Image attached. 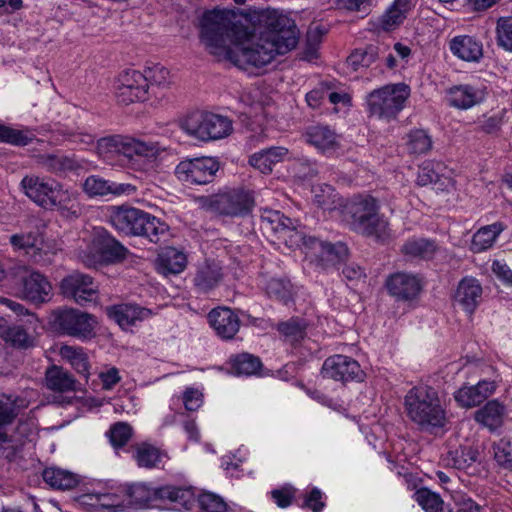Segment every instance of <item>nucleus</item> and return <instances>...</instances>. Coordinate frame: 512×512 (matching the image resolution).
<instances>
[{"label": "nucleus", "mask_w": 512, "mask_h": 512, "mask_svg": "<svg viewBox=\"0 0 512 512\" xmlns=\"http://www.w3.org/2000/svg\"><path fill=\"white\" fill-rule=\"evenodd\" d=\"M293 19L275 9L214 10L203 15L201 41L210 54L247 69L263 67L296 47Z\"/></svg>", "instance_id": "obj_1"}, {"label": "nucleus", "mask_w": 512, "mask_h": 512, "mask_svg": "<svg viewBox=\"0 0 512 512\" xmlns=\"http://www.w3.org/2000/svg\"><path fill=\"white\" fill-rule=\"evenodd\" d=\"M404 406L407 417L421 431L432 433L447 423L446 410L433 387L421 385L411 388L405 395Z\"/></svg>", "instance_id": "obj_2"}, {"label": "nucleus", "mask_w": 512, "mask_h": 512, "mask_svg": "<svg viewBox=\"0 0 512 512\" xmlns=\"http://www.w3.org/2000/svg\"><path fill=\"white\" fill-rule=\"evenodd\" d=\"M350 226L355 232L372 238L378 243H387L392 239V230L388 220L379 214V204L371 196H357L347 206Z\"/></svg>", "instance_id": "obj_3"}, {"label": "nucleus", "mask_w": 512, "mask_h": 512, "mask_svg": "<svg viewBox=\"0 0 512 512\" xmlns=\"http://www.w3.org/2000/svg\"><path fill=\"white\" fill-rule=\"evenodd\" d=\"M109 221L121 234L141 236L158 243L168 233V226L155 216L135 207H112Z\"/></svg>", "instance_id": "obj_4"}, {"label": "nucleus", "mask_w": 512, "mask_h": 512, "mask_svg": "<svg viewBox=\"0 0 512 512\" xmlns=\"http://www.w3.org/2000/svg\"><path fill=\"white\" fill-rule=\"evenodd\" d=\"M410 91L405 83L389 84L373 90L366 96L369 114L387 121L395 119L405 107Z\"/></svg>", "instance_id": "obj_5"}, {"label": "nucleus", "mask_w": 512, "mask_h": 512, "mask_svg": "<svg viewBox=\"0 0 512 512\" xmlns=\"http://www.w3.org/2000/svg\"><path fill=\"white\" fill-rule=\"evenodd\" d=\"M181 128L191 137L203 141H215L229 136L232 121L223 115L208 111H194L181 123Z\"/></svg>", "instance_id": "obj_6"}, {"label": "nucleus", "mask_w": 512, "mask_h": 512, "mask_svg": "<svg viewBox=\"0 0 512 512\" xmlns=\"http://www.w3.org/2000/svg\"><path fill=\"white\" fill-rule=\"evenodd\" d=\"M254 205V193L246 188L226 190L203 199V207L229 217L245 216L252 211Z\"/></svg>", "instance_id": "obj_7"}, {"label": "nucleus", "mask_w": 512, "mask_h": 512, "mask_svg": "<svg viewBox=\"0 0 512 512\" xmlns=\"http://www.w3.org/2000/svg\"><path fill=\"white\" fill-rule=\"evenodd\" d=\"M35 231L22 232L10 236V244L14 250H21L30 259L41 265L50 264L56 254V248L44 240L43 230L45 223L41 220H31Z\"/></svg>", "instance_id": "obj_8"}, {"label": "nucleus", "mask_w": 512, "mask_h": 512, "mask_svg": "<svg viewBox=\"0 0 512 512\" xmlns=\"http://www.w3.org/2000/svg\"><path fill=\"white\" fill-rule=\"evenodd\" d=\"M21 187L27 197L45 209L62 206L69 198L62 185L53 179L25 176L21 180Z\"/></svg>", "instance_id": "obj_9"}, {"label": "nucleus", "mask_w": 512, "mask_h": 512, "mask_svg": "<svg viewBox=\"0 0 512 512\" xmlns=\"http://www.w3.org/2000/svg\"><path fill=\"white\" fill-rule=\"evenodd\" d=\"M51 323L59 332L81 340L95 335V317L74 308L57 309L52 313Z\"/></svg>", "instance_id": "obj_10"}, {"label": "nucleus", "mask_w": 512, "mask_h": 512, "mask_svg": "<svg viewBox=\"0 0 512 512\" xmlns=\"http://www.w3.org/2000/svg\"><path fill=\"white\" fill-rule=\"evenodd\" d=\"M129 250L105 230L96 232L89 252L81 255L87 267H95L98 263H117L123 261Z\"/></svg>", "instance_id": "obj_11"}, {"label": "nucleus", "mask_w": 512, "mask_h": 512, "mask_svg": "<svg viewBox=\"0 0 512 512\" xmlns=\"http://www.w3.org/2000/svg\"><path fill=\"white\" fill-rule=\"evenodd\" d=\"M219 162L212 157L185 159L175 168L178 180L190 185H205L214 180Z\"/></svg>", "instance_id": "obj_12"}, {"label": "nucleus", "mask_w": 512, "mask_h": 512, "mask_svg": "<svg viewBox=\"0 0 512 512\" xmlns=\"http://www.w3.org/2000/svg\"><path fill=\"white\" fill-rule=\"evenodd\" d=\"M295 236L297 238L294 241L296 245L302 244L308 256L318 259L324 264L334 265L345 260L348 255L347 246L341 242L331 244L302 233H296Z\"/></svg>", "instance_id": "obj_13"}, {"label": "nucleus", "mask_w": 512, "mask_h": 512, "mask_svg": "<svg viewBox=\"0 0 512 512\" xmlns=\"http://www.w3.org/2000/svg\"><path fill=\"white\" fill-rule=\"evenodd\" d=\"M115 93L119 102L124 104L148 99L149 85L142 72L126 70L115 81Z\"/></svg>", "instance_id": "obj_14"}, {"label": "nucleus", "mask_w": 512, "mask_h": 512, "mask_svg": "<svg viewBox=\"0 0 512 512\" xmlns=\"http://www.w3.org/2000/svg\"><path fill=\"white\" fill-rule=\"evenodd\" d=\"M60 289L64 297L74 300L81 306L96 301L98 297V285L93 278L79 272L62 279Z\"/></svg>", "instance_id": "obj_15"}, {"label": "nucleus", "mask_w": 512, "mask_h": 512, "mask_svg": "<svg viewBox=\"0 0 512 512\" xmlns=\"http://www.w3.org/2000/svg\"><path fill=\"white\" fill-rule=\"evenodd\" d=\"M153 496L160 500L186 503L191 496V492L189 489L174 486H164L152 491L144 484H135L129 488L130 503L135 506L147 505Z\"/></svg>", "instance_id": "obj_16"}, {"label": "nucleus", "mask_w": 512, "mask_h": 512, "mask_svg": "<svg viewBox=\"0 0 512 512\" xmlns=\"http://www.w3.org/2000/svg\"><path fill=\"white\" fill-rule=\"evenodd\" d=\"M321 374L324 378L341 382L360 381L363 377L359 363L345 355L327 358L323 363Z\"/></svg>", "instance_id": "obj_17"}, {"label": "nucleus", "mask_w": 512, "mask_h": 512, "mask_svg": "<svg viewBox=\"0 0 512 512\" xmlns=\"http://www.w3.org/2000/svg\"><path fill=\"white\" fill-rule=\"evenodd\" d=\"M385 286L396 301L409 302L418 297L422 290L421 279L412 273L396 272L387 279Z\"/></svg>", "instance_id": "obj_18"}, {"label": "nucleus", "mask_w": 512, "mask_h": 512, "mask_svg": "<svg viewBox=\"0 0 512 512\" xmlns=\"http://www.w3.org/2000/svg\"><path fill=\"white\" fill-rule=\"evenodd\" d=\"M21 282V295L24 299L36 304L50 300L52 286L41 273L29 271L26 267H23Z\"/></svg>", "instance_id": "obj_19"}, {"label": "nucleus", "mask_w": 512, "mask_h": 512, "mask_svg": "<svg viewBox=\"0 0 512 512\" xmlns=\"http://www.w3.org/2000/svg\"><path fill=\"white\" fill-rule=\"evenodd\" d=\"M482 293V286L476 278L465 277L457 285L454 303L472 315L482 301Z\"/></svg>", "instance_id": "obj_20"}, {"label": "nucleus", "mask_w": 512, "mask_h": 512, "mask_svg": "<svg viewBox=\"0 0 512 512\" xmlns=\"http://www.w3.org/2000/svg\"><path fill=\"white\" fill-rule=\"evenodd\" d=\"M305 141L318 152L330 156L340 148L339 136L328 126L314 125L306 129Z\"/></svg>", "instance_id": "obj_21"}, {"label": "nucleus", "mask_w": 512, "mask_h": 512, "mask_svg": "<svg viewBox=\"0 0 512 512\" xmlns=\"http://www.w3.org/2000/svg\"><path fill=\"white\" fill-rule=\"evenodd\" d=\"M485 99V91L482 88L475 87L469 84H461L451 87L447 91L446 101L449 106L467 110L470 109Z\"/></svg>", "instance_id": "obj_22"}, {"label": "nucleus", "mask_w": 512, "mask_h": 512, "mask_svg": "<svg viewBox=\"0 0 512 512\" xmlns=\"http://www.w3.org/2000/svg\"><path fill=\"white\" fill-rule=\"evenodd\" d=\"M208 320L216 334L225 340L232 339L240 328V320L230 308L219 307L211 310Z\"/></svg>", "instance_id": "obj_23"}, {"label": "nucleus", "mask_w": 512, "mask_h": 512, "mask_svg": "<svg viewBox=\"0 0 512 512\" xmlns=\"http://www.w3.org/2000/svg\"><path fill=\"white\" fill-rule=\"evenodd\" d=\"M83 189L89 196L132 195L137 190L136 186L130 183L109 181L95 175L89 176L85 180Z\"/></svg>", "instance_id": "obj_24"}, {"label": "nucleus", "mask_w": 512, "mask_h": 512, "mask_svg": "<svg viewBox=\"0 0 512 512\" xmlns=\"http://www.w3.org/2000/svg\"><path fill=\"white\" fill-rule=\"evenodd\" d=\"M496 390L494 381L482 380L474 386H465L454 394L456 402L465 408H471L481 404L490 397Z\"/></svg>", "instance_id": "obj_25"}, {"label": "nucleus", "mask_w": 512, "mask_h": 512, "mask_svg": "<svg viewBox=\"0 0 512 512\" xmlns=\"http://www.w3.org/2000/svg\"><path fill=\"white\" fill-rule=\"evenodd\" d=\"M108 316L113 319L122 329H128L131 326L148 319L151 310L135 304H119L107 308Z\"/></svg>", "instance_id": "obj_26"}, {"label": "nucleus", "mask_w": 512, "mask_h": 512, "mask_svg": "<svg viewBox=\"0 0 512 512\" xmlns=\"http://www.w3.org/2000/svg\"><path fill=\"white\" fill-rule=\"evenodd\" d=\"M288 149L282 146H272L262 149L249 158V164L263 174L272 172L273 166L284 161L288 156Z\"/></svg>", "instance_id": "obj_27"}, {"label": "nucleus", "mask_w": 512, "mask_h": 512, "mask_svg": "<svg viewBox=\"0 0 512 512\" xmlns=\"http://www.w3.org/2000/svg\"><path fill=\"white\" fill-rule=\"evenodd\" d=\"M36 163L42 169L56 175L74 171L79 167L74 157L63 153L40 154L36 157Z\"/></svg>", "instance_id": "obj_28"}, {"label": "nucleus", "mask_w": 512, "mask_h": 512, "mask_svg": "<svg viewBox=\"0 0 512 512\" xmlns=\"http://www.w3.org/2000/svg\"><path fill=\"white\" fill-rule=\"evenodd\" d=\"M158 148L154 143L143 142L135 138L123 136L121 157L134 165V162L142 158H154Z\"/></svg>", "instance_id": "obj_29"}, {"label": "nucleus", "mask_w": 512, "mask_h": 512, "mask_svg": "<svg viewBox=\"0 0 512 512\" xmlns=\"http://www.w3.org/2000/svg\"><path fill=\"white\" fill-rule=\"evenodd\" d=\"M449 46L453 55L464 61L477 62L483 55L482 43L471 36H456Z\"/></svg>", "instance_id": "obj_30"}, {"label": "nucleus", "mask_w": 512, "mask_h": 512, "mask_svg": "<svg viewBox=\"0 0 512 512\" xmlns=\"http://www.w3.org/2000/svg\"><path fill=\"white\" fill-rule=\"evenodd\" d=\"M60 357L85 379L90 375L91 364L89 356L83 347L63 345L59 349Z\"/></svg>", "instance_id": "obj_31"}, {"label": "nucleus", "mask_w": 512, "mask_h": 512, "mask_svg": "<svg viewBox=\"0 0 512 512\" xmlns=\"http://www.w3.org/2000/svg\"><path fill=\"white\" fill-rule=\"evenodd\" d=\"M415 6V0H394L380 19L381 27L391 31L399 26Z\"/></svg>", "instance_id": "obj_32"}, {"label": "nucleus", "mask_w": 512, "mask_h": 512, "mask_svg": "<svg viewBox=\"0 0 512 512\" xmlns=\"http://www.w3.org/2000/svg\"><path fill=\"white\" fill-rule=\"evenodd\" d=\"M46 386L55 392H70L76 390L75 378L62 367L52 366L45 373Z\"/></svg>", "instance_id": "obj_33"}, {"label": "nucleus", "mask_w": 512, "mask_h": 512, "mask_svg": "<svg viewBox=\"0 0 512 512\" xmlns=\"http://www.w3.org/2000/svg\"><path fill=\"white\" fill-rule=\"evenodd\" d=\"M438 249L437 243L434 240L426 238H411L408 239L402 246V253L412 259L429 260L433 258Z\"/></svg>", "instance_id": "obj_34"}, {"label": "nucleus", "mask_w": 512, "mask_h": 512, "mask_svg": "<svg viewBox=\"0 0 512 512\" xmlns=\"http://www.w3.org/2000/svg\"><path fill=\"white\" fill-rule=\"evenodd\" d=\"M186 264V255L174 247L165 248L158 257L159 270L164 274H179Z\"/></svg>", "instance_id": "obj_35"}, {"label": "nucleus", "mask_w": 512, "mask_h": 512, "mask_svg": "<svg viewBox=\"0 0 512 512\" xmlns=\"http://www.w3.org/2000/svg\"><path fill=\"white\" fill-rule=\"evenodd\" d=\"M504 415L505 407L499 401L491 400L476 411L475 420L493 430L502 424Z\"/></svg>", "instance_id": "obj_36"}, {"label": "nucleus", "mask_w": 512, "mask_h": 512, "mask_svg": "<svg viewBox=\"0 0 512 512\" xmlns=\"http://www.w3.org/2000/svg\"><path fill=\"white\" fill-rule=\"evenodd\" d=\"M44 481L52 488L70 490L79 483L78 476L68 470L50 467L43 471Z\"/></svg>", "instance_id": "obj_37"}, {"label": "nucleus", "mask_w": 512, "mask_h": 512, "mask_svg": "<svg viewBox=\"0 0 512 512\" xmlns=\"http://www.w3.org/2000/svg\"><path fill=\"white\" fill-rule=\"evenodd\" d=\"M502 231L501 223H493L480 228L472 237L471 250L479 253L490 248Z\"/></svg>", "instance_id": "obj_38"}, {"label": "nucleus", "mask_w": 512, "mask_h": 512, "mask_svg": "<svg viewBox=\"0 0 512 512\" xmlns=\"http://www.w3.org/2000/svg\"><path fill=\"white\" fill-rule=\"evenodd\" d=\"M222 274L220 268L215 264L201 266L194 277V285L200 292H208L217 286Z\"/></svg>", "instance_id": "obj_39"}, {"label": "nucleus", "mask_w": 512, "mask_h": 512, "mask_svg": "<svg viewBox=\"0 0 512 512\" xmlns=\"http://www.w3.org/2000/svg\"><path fill=\"white\" fill-rule=\"evenodd\" d=\"M26 407L24 399L0 392V428L16 418L20 408Z\"/></svg>", "instance_id": "obj_40"}, {"label": "nucleus", "mask_w": 512, "mask_h": 512, "mask_svg": "<svg viewBox=\"0 0 512 512\" xmlns=\"http://www.w3.org/2000/svg\"><path fill=\"white\" fill-rule=\"evenodd\" d=\"M432 145V139L424 129H414L406 135V148L412 155L427 154Z\"/></svg>", "instance_id": "obj_41"}, {"label": "nucleus", "mask_w": 512, "mask_h": 512, "mask_svg": "<svg viewBox=\"0 0 512 512\" xmlns=\"http://www.w3.org/2000/svg\"><path fill=\"white\" fill-rule=\"evenodd\" d=\"M133 458L139 467L154 468L161 460L158 448L148 443H140L133 447Z\"/></svg>", "instance_id": "obj_42"}, {"label": "nucleus", "mask_w": 512, "mask_h": 512, "mask_svg": "<svg viewBox=\"0 0 512 512\" xmlns=\"http://www.w3.org/2000/svg\"><path fill=\"white\" fill-rule=\"evenodd\" d=\"M142 74L153 92L155 88L166 89L172 83L169 70L160 64L146 67Z\"/></svg>", "instance_id": "obj_43"}, {"label": "nucleus", "mask_w": 512, "mask_h": 512, "mask_svg": "<svg viewBox=\"0 0 512 512\" xmlns=\"http://www.w3.org/2000/svg\"><path fill=\"white\" fill-rule=\"evenodd\" d=\"M0 336L13 346L28 348L32 345V339L21 326H10L6 322H0Z\"/></svg>", "instance_id": "obj_44"}, {"label": "nucleus", "mask_w": 512, "mask_h": 512, "mask_svg": "<svg viewBox=\"0 0 512 512\" xmlns=\"http://www.w3.org/2000/svg\"><path fill=\"white\" fill-rule=\"evenodd\" d=\"M477 460V452L471 447H459L447 453L445 462L448 466L462 470Z\"/></svg>", "instance_id": "obj_45"}, {"label": "nucleus", "mask_w": 512, "mask_h": 512, "mask_svg": "<svg viewBox=\"0 0 512 512\" xmlns=\"http://www.w3.org/2000/svg\"><path fill=\"white\" fill-rule=\"evenodd\" d=\"M35 139L34 133L28 129H13L0 123V142L16 146H26Z\"/></svg>", "instance_id": "obj_46"}, {"label": "nucleus", "mask_w": 512, "mask_h": 512, "mask_svg": "<svg viewBox=\"0 0 512 512\" xmlns=\"http://www.w3.org/2000/svg\"><path fill=\"white\" fill-rule=\"evenodd\" d=\"M122 135L103 137L98 140L97 152L105 161L111 162L116 157H121Z\"/></svg>", "instance_id": "obj_47"}, {"label": "nucleus", "mask_w": 512, "mask_h": 512, "mask_svg": "<svg viewBox=\"0 0 512 512\" xmlns=\"http://www.w3.org/2000/svg\"><path fill=\"white\" fill-rule=\"evenodd\" d=\"M231 367L237 375H252L261 368V361L248 353H242L231 360Z\"/></svg>", "instance_id": "obj_48"}, {"label": "nucleus", "mask_w": 512, "mask_h": 512, "mask_svg": "<svg viewBox=\"0 0 512 512\" xmlns=\"http://www.w3.org/2000/svg\"><path fill=\"white\" fill-rule=\"evenodd\" d=\"M415 501L426 512H439L442 510L443 500L440 495L428 488H421L414 493Z\"/></svg>", "instance_id": "obj_49"}, {"label": "nucleus", "mask_w": 512, "mask_h": 512, "mask_svg": "<svg viewBox=\"0 0 512 512\" xmlns=\"http://www.w3.org/2000/svg\"><path fill=\"white\" fill-rule=\"evenodd\" d=\"M378 57L377 47L368 46L354 50L347 58L348 64L357 70L359 67H369Z\"/></svg>", "instance_id": "obj_50"}, {"label": "nucleus", "mask_w": 512, "mask_h": 512, "mask_svg": "<svg viewBox=\"0 0 512 512\" xmlns=\"http://www.w3.org/2000/svg\"><path fill=\"white\" fill-rule=\"evenodd\" d=\"M25 444L23 437H13L0 432V459L11 461Z\"/></svg>", "instance_id": "obj_51"}, {"label": "nucleus", "mask_w": 512, "mask_h": 512, "mask_svg": "<svg viewBox=\"0 0 512 512\" xmlns=\"http://www.w3.org/2000/svg\"><path fill=\"white\" fill-rule=\"evenodd\" d=\"M266 293L270 298L287 303L292 296L291 284L283 279L272 278L266 284Z\"/></svg>", "instance_id": "obj_52"}, {"label": "nucleus", "mask_w": 512, "mask_h": 512, "mask_svg": "<svg viewBox=\"0 0 512 512\" xmlns=\"http://www.w3.org/2000/svg\"><path fill=\"white\" fill-rule=\"evenodd\" d=\"M107 435L112 446L118 449L125 446L132 437V427L127 423L117 422L110 427Z\"/></svg>", "instance_id": "obj_53"}, {"label": "nucleus", "mask_w": 512, "mask_h": 512, "mask_svg": "<svg viewBox=\"0 0 512 512\" xmlns=\"http://www.w3.org/2000/svg\"><path fill=\"white\" fill-rule=\"evenodd\" d=\"M494 459L504 469L512 470V448L507 439H500L492 445Z\"/></svg>", "instance_id": "obj_54"}, {"label": "nucleus", "mask_w": 512, "mask_h": 512, "mask_svg": "<svg viewBox=\"0 0 512 512\" xmlns=\"http://www.w3.org/2000/svg\"><path fill=\"white\" fill-rule=\"evenodd\" d=\"M306 329V323L299 318H291L286 322L278 325V331L285 337L292 340L303 338Z\"/></svg>", "instance_id": "obj_55"}, {"label": "nucleus", "mask_w": 512, "mask_h": 512, "mask_svg": "<svg viewBox=\"0 0 512 512\" xmlns=\"http://www.w3.org/2000/svg\"><path fill=\"white\" fill-rule=\"evenodd\" d=\"M199 506L203 512H226L227 504L218 495L210 492L202 493L198 499Z\"/></svg>", "instance_id": "obj_56"}, {"label": "nucleus", "mask_w": 512, "mask_h": 512, "mask_svg": "<svg viewBox=\"0 0 512 512\" xmlns=\"http://www.w3.org/2000/svg\"><path fill=\"white\" fill-rule=\"evenodd\" d=\"M498 44L505 50L512 51V20L501 18L497 23Z\"/></svg>", "instance_id": "obj_57"}, {"label": "nucleus", "mask_w": 512, "mask_h": 512, "mask_svg": "<svg viewBox=\"0 0 512 512\" xmlns=\"http://www.w3.org/2000/svg\"><path fill=\"white\" fill-rule=\"evenodd\" d=\"M281 218V220L275 221V224L272 226V230H274L276 233H279L285 240L286 238H289L291 243L296 245L294 242L295 239H297L295 234L299 232L296 231L294 222L292 219L284 216L283 214H281Z\"/></svg>", "instance_id": "obj_58"}, {"label": "nucleus", "mask_w": 512, "mask_h": 512, "mask_svg": "<svg viewBox=\"0 0 512 512\" xmlns=\"http://www.w3.org/2000/svg\"><path fill=\"white\" fill-rule=\"evenodd\" d=\"M442 180V176L435 170L433 164L427 163L420 167L417 176V183L420 186L437 185Z\"/></svg>", "instance_id": "obj_59"}, {"label": "nucleus", "mask_w": 512, "mask_h": 512, "mask_svg": "<svg viewBox=\"0 0 512 512\" xmlns=\"http://www.w3.org/2000/svg\"><path fill=\"white\" fill-rule=\"evenodd\" d=\"M321 194L315 193L314 201L324 210H332L335 208V197L337 194L330 185H324L320 188Z\"/></svg>", "instance_id": "obj_60"}, {"label": "nucleus", "mask_w": 512, "mask_h": 512, "mask_svg": "<svg viewBox=\"0 0 512 512\" xmlns=\"http://www.w3.org/2000/svg\"><path fill=\"white\" fill-rule=\"evenodd\" d=\"M335 3L339 9L362 13H368L371 6V0H335Z\"/></svg>", "instance_id": "obj_61"}, {"label": "nucleus", "mask_w": 512, "mask_h": 512, "mask_svg": "<svg viewBox=\"0 0 512 512\" xmlns=\"http://www.w3.org/2000/svg\"><path fill=\"white\" fill-rule=\"evenodd\" d=\"M184 406L188 411H196L202 405V393L194 388H188L183 395Z\"/></svg>", "instance_id": "obj_62"}, {"label": "nucleus", "mask_w": 512, "mask_h": 512, "mask_svg": "<svg viewBox=\"0 0 512 512\" xmlns=\"http://www.w3.org/2000/svg\"><path fill=\"white\" fill-rule=\"evenodd\" d=\"M271 496L279 507L286 508L292 503L294 493L288 488H282L273 490Z\"/></svg>", "instance_id": "obj_63"}, {"label": "nucleus", "mask_w": 512, "mask_h": 512, "mask_svg": "<svg viewBox=\"0 0 512 512\" xmlns=\"http://www.w3.org/2000/svg\"><path fill=\"white\" fill-rule=\"evenodd\" d=\"M492 271L499 279L506 283H512V271L506 263L500 260L493 261Z\"/></svg>", "instance_id": "obj_64"}]
</instances>
